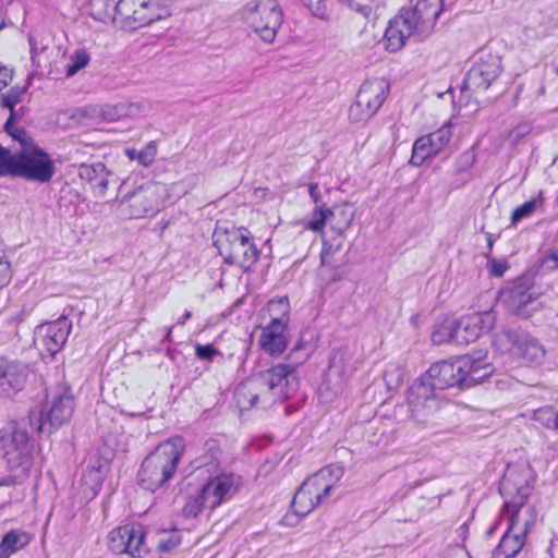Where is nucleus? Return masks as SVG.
Returning a JSON list of instances; mask_svg holds the SVG:
<instances>
[{
    "instance_id": "1",
    "label": "nucleus",
    "mask_w": 558,
    "mask_h": 558,
    "mask_svg": "<svg viewBox=\"0 0 558 558\" xmlns=\"http://www.w3.org/2000/svg\"><path fill=\"white\" fill-rule=\"evenodd\" d=\"M411 3L412 7L401 9L386 28V48L390 52L399 51L410 37L418 41L429 37L444 10V0H411Z\"/></svg>"
},
{
    "instance_id": "2",
    "label": "nucleus",
    "mask_w": 558,
    "mask_h": 558,
    "mask_svg": "<svg viewBox=\"0 0 558 558\" xmlns=\"http://www.w3.org/2000/svg\"><path fill=\"white\" fill-rule=\"evenodd\" d=\"M183 454V440L169 439L143 460L137 473L138 485L151 493L165 487L174 476Z\"/></svg>"
},
{
    "instance_id": "3",
    "label": "nucleus",
    "mask_w": 558,
    "mask_h": 558,
    "mask_svg": "<svg viewBox=\"0 0 558 558\" xmlns=\"http://www.w3.org/2000/svg\"><path fill=\"white\" fill-rule=\"evenodd\" d=\"M47 411H31L28 424L38 433L51 434L68 423L74 412V399L69 388L59 387L47 395Z\"/></svg>"
},
{
    "instance_id": "4",
    "label": "nucleus",
    "mask_w": 558,
    "mask_h": 558,
    "mask_svg": "<svg viewBox=\"0 0 558 558\" xmlns=\"http://www.w3.org/2000/svg\"><path fill=\"white\" fill-rule=\"evenodd\" d=\"M225 239L220 242L219 254L223 262L229 265H236L247 271L259 258L260 251L253 242L251 232L246 228H226Z\"/></svg>"
},
{
    "instance_id": "5",
    "label": "nucleus",
    "mask_w": 558,
    "mask_h": 558,
    "mask_svg": "<svg viewBox=\"0 0 558 558\" xmlns=\"http://www.w3.org/2000/svg\"><path fill=\"white\" fill-rule=\"evenodd\" d=\"M341 468L326 466L308 477L294 494L291 508L294 513L303 518L312 512L329 494L332 484L326 481L327 476H333L337 481L341 477Z\"/></svg>"
},
{
    "instance_id": "6",
    "label": "nucleus",
    "mask_w": 558,
    "mask_h": 558,
    "mask_svg": "<svg viewBox=\"0 0 558 558\" xmlns=\"http://www.w3.org/2000/svg\"><path fill=\"white\" fill-rule=\"evenodd\" d=\"M243 19L262 40L272 43L283 13L277 0H252L243 8Z\"/></svg>"
},
{
    "instance_id": "7",
    "label": "nucleus",
    "mask_w": 558,
    "mask_h": 558,
    "mask_svg": "<svg viewBox=\"0 0 558 558\" xmlns=\"http://www.w3.org/2000/svg\"><path fill=\"white\" fill-rule=\"evenodd\" d=\"M296 368L291 363H279L256 377L267 396L265 403L284 402L295 395L300 386Z\"/></svg>"
},
{
    "instance_id": "8",
    "label": "nucleus",
    "mask_w": 558,
    "mask_h": 558,
    "mask_svg": "<svg viewBox=\"0 0 558 558\" xmlns=\"http://www.w3.org/2000/svg\"><path fill=\"white\" fill-rule=\"evenodd\" d=\"M162 0H118V16L122 27L136 31L170 15Z\"/></svg>"
},
{
    "instance_id": "9",
    "label": "nucleus",
    "mask_w": 558,
    "mask_h": 558,
    "mask_svg": "<svg viewBox=\"0 0 558 558\" xmlns=\"http://www.w3.org/2000/svg\"><path fill=\"white\" fill-rule=\"evenodd\" d=\"M269 312H278V316L271 317L270 323L263 328L259 337L260 348L271 356L281 355L288 347L286 331L289 323L290 304L288 298L270 300Z\"/></svg>"
},
{
    "instance_id": "10",
    "label": "nucleus",
    "mask_w": 558,
    "mask_h": 558,
    "mask_svg": "<svg viewBox=\"0 0 558 558\" xmlns=\"http://www.w3.org/2000/svg\"><path fill=\"white\" fill-rule=\"evenodd\" d=\"M28 422L17 423L10 435L2 437L3 458L8 470L31 471L34 463V444Z\"/></svg>"
},
{
    "instance_id": "11",
    "label": "nucleus",
    "mask_w": 558,
    "mask_h": 558,
    "mask_svg": "<svg viewBox=\"0 0 558 558\" xmlns=\"http://www.w3.org/2000/svg\"><path fill=\"white\" fill-rule=\"evenodd\" d=\"M56 173V167L50 155L37 145L16 153L13 178H23L37 183H48Z\"/></svg>"
},
{
    "instance_id": "12",
    "label": "nucleus",
    "mask_w": 558,
    "mask_h": 558,
    "mask_svg": "<svg viewBox=\"0 0 558 558\" xmlns=\"http://www.w3.org/2000/svg\"><path fill=\"white\" fill-rule=\"evenodd\" d=\"M390 85L383 77H373L363 82L355 101L349 108V118L353 122L371 119L385 102Z\"/></svg>"
},
{
    "instance_id": "13",
    "label": "nucleus",
    "mask_w": 558,
    "mask_h": 558,
    "mask_svg": "<svg viewBox=\"0 0 558 558\" xmlns=\"http://www.w3.org/2000/svg\"><path fill=\"white\" fill-rule=\"evenodd\" d=\"M527 493L525 488H519L517 495L512 500H506L504 508L510 512L508 529L504 533L499 544L493 551L495 558H514L525 543V534L527 532L529 523L525 522L524 530L519 533H512V530L519 521V512L524 507Z\"/></svg>"
},
{
    "instance_id": "14",
    "label": "nucleus",
    "mask_w": 558,
    "mask_h": 558,
    "mask_svg": "<svg viewBox=\"0 0 558 558\" xmlns=\"http://www.w3.org/2000/svg\"><path fill=\"white\" fill-rule=\"evenodd\" d=\"M407 401L411 418L417 424H428L435 414L448 407L439 392L416 379L408 389Z\"/></svg>"
},
{
    "instance_id": "15",
    "label": "nucleus",
    "mask_w": 558,
    "mask_h": 558,
    "mask_svg": "<svg viewBox=\"0 0 558 558\" xmlns=\"http://www.w3.org/2000/svg\"><path fill=\"white\" fill-rule=\"evenodd\" d=\"M71 330L72 322L65 315H61L56 320L36 327L34 343L40 354L53 357L66 343Z\"/></svg>"
},
{
    "instance_id": "16",
    "label": "nucleus",
    "mask_w": 558,
    "mask_h": 558,
    "mask_svg": "<svg viewBox=\"0 0 558 558\" xmlns=\"http://www.w3.org/2000/svg\"><path fill=\"white\" fill-rule=\"evenodd\" d=\"M108 548L113 554H128L133 558H142L149 553L145 544V531L138 523L113 529L108 535Z\"/></svg>"
},
{
    "instance_id": "17",
    "label": "nucleus",
    "mask_w": 558,
    "mask_h": 558,
    "mask_svg": "<svg viewBox=\"0 0 558 558\" xmlns=\"http://www.w3.org/2000/svg\"><path fill=\"white\" fill-rule=\"evenodd\" d=\"M464 365L462 356L454 361H438L429 366L420 380L437 392L456 386L463 389V380L465 378L462 376V373L463 367H465Z\"/></svg>"
},
{
    "instance_id": "18",
    "label": "nucleus",
    "mask_w": 558,
    "mask_h": 558,
    "mask_svg": "<svg viewBox=\"0 0 558 558\" xmlns=\"http://www.w3.org/2000/svg\"><path fill=\"white\" fill-rule=\"evenodd\" d=\"M121 215L129 219H138L158 210L156 186L141 185L123 195L119 202Z\"/></svg>"
},
{
    "instance_id": "19",
    "label": "nucleus",
    "mask_w": 558,
    "mask_h": 558,
    "mask_svg": "<svg viewBox=\"0 0 558 558\" xmlns=\"http://www.w3.org/2000/svg\"><path fill=\"white\" fill-rule=\"evenodd\" d=\"M501 71V60L498 56L489 53L481 57L466 72L464 88L474 93L485 92L499 77Z\"/></svg>"
},
{
    "instance_id": "20",
    "label": "nucleus",
    "mask_w": 558,
    "mask_h": 558,
    "mask_svg": "<svg viewBox=\"0 0 558 558\" xmlns=\"http://www.w3.org/2000/svg\"><path fill=\"white\" fill-rule=\"evenodd\" d=\"M452 137L451 124H445L438 130L415 140L410 163L420 167L428 158L444 150Z\"/></svg>"
},
{
    "instance_id": "21",
    "label": "nucleus",
    "mask_w": 558,
    "mask_h": 558,
    "mask_svg": "<svg viewBox=\"0 0 558 558\" xmlns=\"http://www.w3.org/2000/svg\"><path fill=\"white\" fill-rule=\"evenodd\" d=\"M494 326L495 316L488 311L462 316L456 319V343L475 342L483 333L490 331Z\"/></svg>"
},
{
    "instance_id": "22",
    "label": "nucleus",
    "mask_w": 558,
    "mask_h": 558,
    "mask_svg": "<svg viewBox=\"0 0 558 558\" xmlns=\"http://www.w3.org/2000/svg\"><path fill=\"white\" fill-rule=\"evenodd\" d=\"M240 478L233 473H222L209 478L199 489L209 509L231 499L239 489Z\"/></svg>"
},
{
    "instance_id": "23",
    "label": "nucleus",
    "mask_w": 558,
    "mask_h": 558,
    "mask_svg": "<svg viewBox=\"0 0 558 558\" xmlns=\"http://www.w3.org/2000/svg\"><path fill=\"white\" fill-rule=\"evenodd\" d=\"M499 299L510 313L522 315L536 299V292L529 278L519 277L500 291Z\"/></svg>"
},
{
    "instance_id": "24",
    "label": "nucleus",
    "mask_w": 558,
    "mask_h": 558,
    "mask_svg": "<svg viewBox=\"0 0 558 558\" xmlns=\"http://www.w3.org/2000/svg\"><path fill=\"white\" fill-rule=\"evenodd\" d=\"M513 352L530 363H539L545 356V350L537 339L522 329H507L504 332Z\"/></svg>"
},
{
    "instance_id": "25",
    "label": "nucleus",
    "mask_w": 558,
    "mask_h": 558,
    "mask_svg": "<svg viewBox=\"0 0 558 558\" xmlns=\"http://www.w3.org/2000/svg\"><path fill=\"white\" fill-rule=\"evenodd\" d=\"M28 375L27 364L0 360V397H11L21 391L26 385Z\"/></svg>"
},
{
    "instance_id": "26",
    "label": "nucleus",
    "mask_w": 558,
    "mask_h": 558,
    "mask_svg": "<svg viewBox=\"0 0 558 558\" xmlns=\"http://www.w3.org/2000/svg\"><path fill=\"white\" fill-rule=\"evenodd\" d=\"M78 177L86 181L99 197L105 196L109 184L118 183V177L102 162L82 163L78 168Z\"/></svg>"
},
{
    "instance_id": "27",
    "label": "nucleus",
    "mask_w": 558,
    "mask_h": 558,
    "mask_svg": "<svg viewBox=\"0 0 558 558\" xmlns=\"http://www.w3.org/2000/svg\"><path fill=\"white\" fill-rule=\"evenodd\" d=\"M265 398L267 396L256 377L241 383L234 391V399L240 411H248L255 408L260 399L266 404Z\"/></svg>"
},
{
    "instance_id": "28",
    "label": "nucleus",
    "mask_w": 558,
    "mask_h": 558,
    "mask_svg": "<svg viewBox=\"0 0 558 558\" xmlns=\"http://www.w3.org/2000/svg\"><path fill=\"white\" fill-rule=\"evenodd\" d=\"M462 360L465 363L464 366H466L463 367L462 373V376L465 378V380H463V389L480 384L483 379L493 373V368L489 364L483 363L482 361L473 359L470 355H462Z\"/></svg>"
},
{
    "instance_id": "29",
    "label": "nucleus",
    "mask_w": 558,
    "mask_h": 558,
    "mask_svg": "<svg viewBox=\"0 0 558 558\" xmlns=\"http://www.w3.org/2000/svg\"><path fill=\"white\" fill-rule=\"evenodd\" d=\"M86 10L89 15L99 22H119L118 1L116 0H88Z\"/></svg>"
},
{
    "instance_id": "30",
    "label": "nucleus",
    "mask_w": 558,
    "mask_h": 558,
    "mask_svg": "<svg viewBox=\"0 0 558 558\" xmlns=\"http://www.w3.org/2000/svg\"><path fill=\"white\" fill-rule=\"evenodd\" d=\"M31 539V534L25 531H9L0 542V558H10L13 554L26 547Z\"/></svg>"
},
{
    "instance_id": "31",
    "label": "nucleus",
    "mask_w": 558,
    "mask_h": 558,
    "mask_svg": "<svg viewBox=\"0 0 558 558\" xmlns=\"http://www.w3.org/2000/svg\"><path fill=\"white\" fill-rule=\"evenodd\" d=\"M337 211H331L330 208L325 207V204L315 206L310 217L305 222V228L312 231H322L328 219H336Z\"/></svg>"
},
{
    "instance_id": "32",
    "label": "nucleus",
    "mask_w": 558,
    "mask_h": 558,
    "mask_svg": "<svg viewBox=\"0 0 558 558\" xmlns=\"http://www.w3.org/2000/svg\"><path fill=\"white\" fill-rule=\"evenodd\" d=\"M124 153L131 160H136L143 167H149L156 159L157 144L150 141L143 149L128 147Z\"/></svg>"
},
{
    "instance_id": "33",
    "label": "nucleus",
    "mask_w": 558,
    "mask_h": 558,
    "mask_svg": "<svg viewBox=\"0 0 558 558\" xmlns=\"http://www.w3.org/2000/svg\"><path fill=\"white\" fill-rule=\"evenodd\" d=\"M32 84V76L27 77L25 86H13L5 94L1 95V105L11 111V120L15 114V106L22 101L24 94Z\"/></svg>"
},
{
    "instance_id": "34",
    "label": "nucleus",
    "mask_w": 558,
    "mask_h": 558,
    "mask_svg": "<svg viewBox=\"0 0 558 558\" xmlns=\"http://www.w3.org/2000/svg\"><path fill=\"white\" fill-rule=\"evenodd\" d=\"M430 339L435 344H442L449 341L456 343V320L445 319L444 322L436 324Z\"/></svg>"
},
{
    "instance_id": "35",
    "label": "nucleus",
    "mask_w": 558,
    "mask_h": 558,
    "mask_svg": "<svg viewBox=\"0 0 558 558\" xmlns=\"http://www.w3.org/2000/svg\"><path fill=\"white\" fill-rule=\"evenodd\" d=\"M343 235L335 234L331 240H325L323 243V250L320 253L322 265L337 268V264L333 260V255L342 250Z\"/></svg>"
},
{
    "instance_id": "36",
    "label": "nucleus",
    "mask_w": 558,
    "mask_h": 558,
    "mask_svg": "<svg viewBox=\"0 0 558 558\" xmlns=\"http://www.w3.org/2000/svg\"><path fill=\"white\" fill-rule=\"evenodd\" d=\"M331 211H337L336 219H330V231L338 235H343L351 227L354 213L344 207H335Z\"/></svg>"
},
{
    "instance_id": "37",
    "label": "nucleus",
    "mask_w": 558,
    "mask_h": 558,
    "mask_svg": "<svg viewBox=\"0 0 558 558\" xmlns=\"http://www.w3.org/2000/svg\"><path fill=\"white\" fill-rule=\"evenodd\" d=\"M544 204V192L539 191L538 195L521 206L517 207L511 214V223L517 225L522 219L530 217L537 208L538 205Z\"/></svg>"
},
{
    "instance_id": "38",
    "label": "nucleus",
    "mask_w": 558,
    "mask_h": 558,
    "mask_svg": "<svg viewBox=\"0 0 558 558\" xmlns=\"http://www.w3.org/2000/svg\"><path fill=\"white\" fill-rule=\"evenodd\" d=\"M351 355L347 348L339 349L329 361V368L338 373L340 377L352 372L349 365Z\"/></svg>"
},
{
    "instance_id": "39",
    "label": "nucleus",
    "mask_w": 558,
    "mask_h": 558,
    "mask_svg": "<svg viewBox=\"0 0 558 558\" xmlns=\"http://www.w3.org/2000/svg\"><path fill=\"white\" fill-rule=\"evenodd\" d=\"M90 61L89 53L85 49L75 50L71 57L70 62L66 65L65 75L66 77L74 76L78 71L84 69Z\"/></svg>"
},
{
    "instance_id": "40",
    "label": "nucleus",
    "mask_w": 558,
    "mask_h": 558,
    "mask_svg": "<svg viewBox=\"0 0 558 558\" xmlns=\"http://www.w3.org/2000/svg\"><path fill=\"white\" fill-rule=\"evenodd\" d=\"M311 13L322 20L329 17L333 0H301Z\"/></svg>"
},
{
    "instance_id": "41",
    "label": "nucleus",
    "mask_w": 558,
    "mask_h": 558,
    "mask_svg": "<svg viewBox=\"0 0 558 558\" xmlns=\"http://www.w3.org/2000/svg\"><path fill=\"white\" fill-rule=\"evenodd\" d=\"M207 507V501L203 499L201 489H197L195 495L191 496L183 507V514L187 518H196L202 510Z\"/></svg>"
},
{
    "instance_id": "42",
    "label": "nucleus",
    "mask_w": 558,
    "mask_h": 558,
    "mask_svg": "<svg viewBox=\"0 0 558 558\" xmlns=\"http://www.w3.org/2000/svg\"><path fill=\"white\" fill-rule=\"evenodd\" d=\"M312 350L313 348L311 343L300 338L296 341V343L292 347L290 352V359L294 357V362L292 364L295 365L296 367L303 364L310 357Z\"/></svg>"
},
{
    "instance_id": "43",
    "label": "nucleus",
    "mask_w": 558,
    "mask_h": 558,
    "mask_svg": "<svg viewBox=\"0 0 558 558\" xmlns=\"http://www.w3.org/2000/svg\"><path fill=\"white\" fill-rule=\"evenodd\" d=\"M16 154H12L10 149L0 145V175L14 174Z\"/></svg>"
},
{
    "instance_id": "44",
    "label": "nucleus",
    "mask_w": 558,
    "mask_h": 558,
    "mask_svg": "<svg viewBox=\"0 0 558 558\" xmlns=\"http://www.w3.org/2000/svg\"><path fill=\"white\" fill-rule=\"evenodd\" d=\"M181 543V536L178 531L165 532L158 541L157 548L161 553H170Z\"/></svg>"
},
{
    "instance_id": "45",
    "label": "nucleus",
    "mask_w": 558,
    "mask_h": 558,
    "mask_svg": "<svg viewBox=\"0 0 558 558\" xmlns=\"http://www.w3.org/2000/svg\"><path fill=\"white\" fill-rule=\"evenodd\" d=\"M14 141H17L23 149H29L33 144V140L24 128H16L13 124L12 129L4 130Z\"/></svg>"
},
{
    "instance_id": "46",
    "label": "nucleus",
    "mask_w": 558,
    "mask_h": 558,
    "mask_svg": "<svg viewBox=\"0 0 558 558\" xmlns=\"http://www.w3.org/2000/svg\"><path fill=\"white\" fill-rule=\"evenodd\" d=\"M11 474L2 476L0 478V487L2 486H15L23 483L29 475L28 471L24 470H9Z\"/></svg>"
},
{
    "instance_id": "47",
    "label": "nucleus",
    "mask_w": 558,
    "mask_h": 558,
    "mask_svg": "<svg viewBox=\"0 0 558 558\" xmlns=\"http://www.w3.org/2000/svg\"><path fill=\"white\" fill-rule=\"evenodd\" d=\"M485 256L487 257V269L490 276L496 278L502 277L509 268L508 262L505 259L490 258L488 254Z\"/></svg>"
},
{
    "instance_id": "48",
    "label": "nucleus",
    "mask_w": 558,
    "mask_h": 558,
    "mask_svg": "<svg viewBox=\"0 0 558 558\" xmlns=\"http://www.w3.org/2000/svg\"><path fill=\"white\" fill-rule=\"evenodd\" d=\"M195 354L199 360L213 361L215 356L221 355V352L213 344H197Z\"/></svg>"
},
{
    "instance_id": "49",
    "label": "nucleus",
    "mask_w": 558,
    "mask_h": 558,
    "mask_svg": "<svg viewBox=\"0 0 558 558\" xmlns=\"http://www.w3.org/2000/svg\"><path fill=\"white\" fill-rule=\"evenodd\" d=\"M554 416L555 413L551 409L546 408L536 410L533 417L536 422H539L545 427L550 428L554 427Z\"/></svg>"
},
{
    "instance_id": "50",
    "label": "nucleus",
    "mask_w": 558,
    "mask_h": 558,
    "mask_svg": "<svg viewBox=\"0 0 558 558\" xmlns=\"http://www.w3.org/2000/svg\"><path fill=\"white\" fill-rule=\"evenodd\" d=\"M12 279V270L10 263L4 255H0V289L7 287Z\"/></svg>"
},
{
    "instance_id": "51",
    "label": "nucleus",
    "mask_w": 558,
    "mask_h": 558,
    "mask_svg": "<svg viewBox=\"0 0 558 558\" xmlns=\"http://www.w3.org/2000/svg\"><path fill=\"white\" fill-rule=\"evenodd\" d=\"M531 132L529 124H519L517 128L509 132V140L513 145L518 144L523 137Z\"/></svg>"
},
{
    "instance_id": "52",
    "label": "nucleus",
    "mask_w": 558,
    "mask_h": 558,
    "mask_svg": "<svg viewBox=\"0 0 558 558\" xmlns=\"http://www.w3.org/2000/svg\"><path fill=\"white\" fill-rule=\"evenodd\" d=\"M474 161H475V155L473 153H471V151L463 153L459 157L457 171L463 172V171L468 170L470 167H472Z\"/></svg>"
},
{
    "instance_id": "53",
    "label": "nucleus",
    "mask_w": 558,
    "mask_h": 558,
    "mask_svg": "<svg viewBox=\"0 0 558 558\" xmlns=\"http://www.w3.org/2000/svg\"><path fill=\"white\" fill-rule=\"evenodd\" d=\"M14 71L0 62V90L9 86L13 80Z\"/></svg>"
},
{
    "instance_id": "54",
    "label": "nucleus",
    "mask_w": 558,
    "mask_h": 558,
    "mask_svg": "<svg viewBox=\"0 0 558 558\" xmlns=\"http://www.w3.org/2000/svg\"><path fill=\"white\" fill-rule=\"evenodd\" d=\"M28 43L31 47V60L34 65H38L37 57L38 54L46 49L45 46H39L36 37L34 35L28 36Z\"/></svg>"
},
{
    "instance_id": "55",
    "label": "nucleus",
    "mask_w": 558,
    "mask_h": 558,
    "mask_svg": "<svg viewBox=\"0 0 558 558\" xmlns=\"http://www.w3.org/2000/svg\"><path fill=\"white\" fill-rule=\"evenodd\" d=\"M349 5L364 17H368L373 12V8L368 4H361L351 0Z\"/></svg>"
},
{
    "instance_id": "56",
    "label": "nucleus",
    "mask_w": 558,
    "mask_h": 558,
    "mask_svg": "<svg viewBox=\"0 0 558 558\" xmlns=\"http://www.w3.org/2000/svg\"><path fill=\"white\" fill-rule=\"evenodd\" d=\"M25 111H26V108L23 106L17 109L15 108V114L12 120H11V113L9 114V118L7 119V121L4 123V130L12 129L13 124H15V122L17 120L23 118V116L25 114Z\"/></svg>"
},
{
    "instance_id": "57",
    "label": "nucleus",
    "mask_w": 558,
    "mask_h": 558,
    "mask_svg": "<svg viewBox=\"0 0 558 558\" xmlns=\"http://www.w3.org/2000/svg\"><path fill=\"white\" fill-rule=\"evenodd\" d=\"M308 194L316 206H320L323 204L319 186L317 183H311L308 185Z\"/></svg>"
},
{
    "instance_id": "58",
    "label": "nucleus",
    "mask_w": 558,
    "mask_h": 558,
    "mask_svg": "<svg viewBox=\"0 0 558 558\" xmlns=\"http://www.w3.org/2000/svg\"><path fill=\"white\" fill-rule=\"evenodd\" d=\"M550 262L553 263V265L549 266V268H553V269L558 268V248L553 250L543 259L544 264H548Z\"/></svg>"
},
{
    "instance_id": "59",
    "label": "nucleus",
    "mask_w": 558,
    "mask_h": 558,
    "mask_svg": "<svg viewBox=\"0 0 558 558\" xmlns=\"http://www.w3.org/2000/svg\"><path fill=\"white\" fill-rule=\"evenodd\" d=\"M100 469H101V465H99L97 469H94L92 470L90 474H95L96 476V481H97V486L100 487L101 486V483H102V476L100 475Z\"/></svg>"
},
{
    "instance_id": "60",
    "label": "nucleus",
    "mask_w": 558,
    "mask_h": 558,
    "mask_svg": "<svg viewBox=\"0 0 558 558\" xmlns=\"http://www.w3.org/2000/svg\"><path fill=\"white\" fill-rule=\"evenodd\" d=\"M192 317V313L190 311H185V313L178 319V325H184L187 319Z\"/></svg>"
},
{
    "instance_id": "61",
    "label": "nucleus",
    "mask_w": 558,
    "mask_h": 558,
    "mask_svg": "<svg viewBox=\"0 0 558 558\" xmlns=\"http://www.w3.org/2000/svg\"><path fill=\"white\" fill-rule=\"evenodd\" d=\"M486 241H487L488 251L492 252L493 246H494V242H495L494 235L492 233H487L486 234Z\"/></svg>"
},
{
    "instance_id": "62",
    "label": "nucleus",
    "mask_w": 558,
    "mask_h": 558,
    "mask_svg": "<svg viewBox=\"0 0 558 558\" xmlns=\"http://www.w3.org/2000/svg\"><path fill=\"white\" fill-rule=\"evenodd\" d=\"M172 329H173V326H170L167 330V333L162 340V342H171L172 341Z\"/></svg>"
},
{
    "instance_id": "63",
    "label": "nucleus",
    "mask_w": 558,
    "mask_h": 558,
    "mask_svg": "<svg viewBox=\"0 0 558 558\" xmlns=\"http://www.w3.org/2000/svg\"><path fill=\"white\" fill-rule=\"evenodd\" d=\"M343 278V275L338 272V271H335L331 277H330V280L331 281H339Z\"/></svg>"
},
{
    "instance_id": "64",
    "label": "nucleus",
    "mask_w": 558,
    "mask_h": 558,
    "mask_svg": "<svg viewBox=\"0 0 558 558\" xmlns=\"http://www.w3.org/2000/svg\"><path fill=\"white\" fill-rule=\"evenodd\" d=\"M554 428L558 429V412L555 413V416H554Z\"/></svg>"
}]
</instances>
